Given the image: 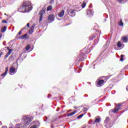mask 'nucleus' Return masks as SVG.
<instances>
[{"label": "nucleus", "instance_id": "nucleus-6", "mask_svg": "<svg viewBox=\"0 0 128 128\" xmlns=\"http://www.w3.org/2000/svg\"><path fill=\"white\" fill-rule=\"evenodd\" d=\"M120 106H121L120 104L118 105L117 106V108H116L114 109L111 110V112H114V114H116V112H118V110H120Z\"/></svg>", "mask_w": 128, "mask_h": 128}, {"label": "nucleus", "instance_id": "nucleus-39", "mask_svg": "<svg viewBox=\"0 0 128 128\" xmlns=\"http://www.w3.org/2000/svg\"><path fill=\"white\" fill-rule=\"evenodd\" d=\"M58 110H60V108H58L57 110H56V111H57V112H58Z\"/></svg>", "mask_w": 128, "mask_h": 128}, {"label": "nucleus", "instance_id": "nucleus-23", "mask_svg": "<svg viewBox=\"0 0 128 128\" xmlns=\"http://www.w3.org/2000/svg\"><path fill=\"white\" fill-rule=\"evenodd\" d=\"M32 32H34V30L32 29H30L29 30V34H32Z\"/></svg>", "mask_w": 128, "mask_h": 128}, {"label": "nucleus", "instance_id": "nucleus-3", "mask_svg": "<svg viewBox=\"0 0 128 128\" xmlns=\"http://www.w3.org/2000/svg\"><path fill=\"white\" fill-rule=\"evenodd\" d=\"M24 124L26 126H28L32 122V119L30 118V117L28 116H25L24 117Z\"/></svg>", "mask_w": 128, "mask_h": 128}, {"label": "nucleus", "instance_id": "nucleus-20", "mask_svg": "<svg viewBox=\"0 0 128 128\" xmlns=\"http://www.w3.org/2000/svg\"><path fill=\"white\" fill-rule=\"evenodd\" d=\"M30 48V44H28L26 48V50H28Z\"/></svg>", "mask_w": 128, "mask_h": 128}, {"label": "nucleus", "instance_id": "nucleus-10", "mask_svg": "<svg viewBox=\"0 0 128 128\" xmlns=\"http://www.w3.org/2000/svg\"><path fill=\"white\" fill-rule=\"evenodd\" d=\"M122 40H123V42H128V37L126 36L122 37Z\"/></svg>", "mask_w": 128, "mask_h": 128}, {"label": "nucleus", "instance_id": "nucleus-12", "mask_svg": "<svg viewBox=\"0 0 128 128\" xmlns=\"http://www.w3.org/2000/svg\"><path fill=\"white\" fill-rule=\"evenodd\" d=\"M76 114V111H74L72 112L68 113L67 114L68 116H74V114Z\"/></svg>", "mask_w": 128, "mask_h": 128}, {"label": "nucleus", "instance_id": "nucleus-34", "mask_svg": "<svg viewBox=\"0 0 128 128\" xmlns=\"http://www.w3.org/2000/svg\"><path fill=\"white\" fill-rule=\"evenodd\" d=\"M27 26L30 28V23L27 24Z\"/></svg>", "mask_w": 128, "mask_h": 128}, {"label": "nucleus", "instance_id": "nucleus-42", "mask_svg": "<svg viewBox=\"0 0 128 128\" xmlns=\"http://www.w3.org/2000/svg\"><path fill=\"white\" fill-rule=\"evenodd\" d=\"M2 52L0 54V56H2Z\"/></svg>", "mask_w": 128, "mask_h": 128}, {"label": "nucleus", "instance_id": "nucleus-22", "mask_svg": "<svg viewBox=\"0 0 128 128\" xmlns=\"http://www.w3.org/2000/svg\"><path fill=\"white\" fill-rule=\"evenodd\" d=\"M84 116V114H81L77 117V118H80Z\"/></svg>", "mask_w": 128, "mask_h": 128}, {"label": "nucleus", "instance_id": "nucleus-44", "mask_svg": "<svg viewBox=\"0 0 128 128\" xmlns=\"http://www.w3.org/2000/svg\"><path fill=\"white\" fill-rule=\"evenodd\" d=\"M10 128H12V127H10Z\"/></svg>", "mask_w": 128, "mask_h": 128}, {"label": "nucleus", "instance_id": "nucleus-18", "mask_svg": "<svg viewBox=\"0 0 128 128\" xmlns=\"http://www.w3.org/2000/svg\"><path fill=\"white\" fill-rule=\"evenodd\" d=\"M52 9V6H50L47 8L46 10L47 12H48V10H51Z\"/></svg>", "mask_w": 128, "mask_h": 128}, {"label": "nucleus", "instance_id": "nucleus-8", "mask_svg": "<svg viewBox=\"0 0 128 128\" xmlns=\"http://www.w3.org/2000/svg\"><path fill=\"white\" fill-rule=\"evenodd\" d=\"M10 72L11 74H16V70L14 67L12 66L10 68Z\"/></svg>", "mask_w": 128, "mask_h": 128}, {"label": "nucleus", "instance_id": "nucleus-16", "mask_svg": "<svg viewBox=\"0 0 128 128\" xmlns=\"http://www.w3.org/2000/svg\"><path fill=\"white\" fill-rule=\"evenodd\" d=\"M118 26H124V22H122V20H120V22H118Z\"/></svg>", "mask_w": 128, "mask_h": 128}, {"label": "nucleus", "instance_id": "nucleus-5", "mask_svg": "<svg viewBox=\"0 0 128 128\" xmlns=\"http://www.w3.org/2000/svg\"><path fill=\"white\" fill-rule=\"evenodd\" d=\"M67 12L71 16H76V10L68 9L67 10Z\"/></svg>", "mask_w": 128, "mask_h": 128}, {"label": "nucleus", "instance_id": "nucleus-7", "mask_svg": "<svg viewBox=\"0 0 128 128\" xmlns=\"http://www.w3.org/2000/svg\"><path fill=\"white\" fill-rule=\"evenodd\" d=\"M48 20L50 21V22H52L54 20V16L51 14L48 17Z\"/></svg>", "mask_w": 128, "mask_h": 128}, {"label": "nucleus", "instance_id": "nucleus-26", "mask_svg": "<svg viewBox=\"0 0 128 128\" xmlns=\"http://www.w3.org/2000/svg\"><path fill=\"white\" fill-rule=\"evenodd\" d=\"M86 3H83L82 4V8H85L86 7Z\"/></svg>", "mask_w": 128, "mask_h": 128}, {"label": "nucleus", "instance_id": "nucleus-24", "mask_svg": "<svg viewBox=\"0 0 128 128\" xmlns=\"http://www.w3.org/2000/svg\"><path fill=\"white\" fill-rule=\"evenodd\" d=\"M6 72H4V73L2 74H1V76H6Z\"/></svg>", "mask_w": 128, "mask_h": 128}, {"label": "nucleus", "instance_id": "nucleus-40", "mask_svg": "<svg viewBox=\"0 0 128 128\" xmlns=\"http://www.w3.org/2000/svg\"><path fill=\"white\" fill-rule=\"evenodd\" d=\"M2 128H8L6 126H3Z\"/></svg>", "mask_w": 128, "mask_h": 128}, {"label": "nucleus", "instance_id": "nucleus-27", "mask_svg": "<svg viewBox=\"0 0 128 128\" xmlns=\"http://www.w3.org/2000/svg\"><path fill=\"white\" fill-rule=\"evenodd\" d=\"M2 24H8V22H6V20H2Z\"/></svg>", "mask_w": 128, "mask_h": 128}, {"label": "nucleus", "instance_id": "nucleus-30", "mask_svg": "<svg viewBox=\"0 0 128 128\" xmlns=\"http://www.w3.org/2000/svg\"><path fill=\"white\" fill-rule=\"evenodd\" d=\"M8 68L6 67V71L5 72H6V74H8Z\"/></svg>", "mask_w": 128, "mask_h": 128}, {"label": "nucleus", "instance_id": "nucleus-29", "mask_svg": "<svg viewBox=\"0 0 128 128\" xmlns=\"http://www.w3.org/2000/svg\"><path fill=\"white\" fill-rule=\"evenodd\" d=\"M108 118H106V120H104V122H108Z\"/></svg>", "mask_w": 128, "mask_h": 128}, {"label": "nucleus", "instance_id": "nucleus-36", "mask_svg": "<svg viewBox=\"0 0 128 128\" xmlns=\"http://www.w3.org/2000/svg\"><path fill=\"white\" fill-rule=\"evenodd\" d=\"M88 114L89 118H90V113H88Z\"/></svg>", "mask_w": 128, "mask_h": 128}, {"label": "nucleus", "instance_id": "nucleus-1", "mask_svg": "<svg viewBox=\"0 0 128 128\" xmlns=\"http://www.w3.org/2000/svg\"><path fill=\"white\" fill-rule=\"evenodd\" d=\"M32 10V3L30 2H25L20 6L18 10L20 12H30Z\"/></svg>", "mask_w": 128, "mask_h": 128}, {"label": "nucleus", "instance_id": "nucleus-15", "mask_svg": "<svg viewBox=\"0 0 128 128\" xmlns=\"http://www.w3.org/2000/svg\"><path fill=\"white\" fill-rule=\"evenodd\" d=\"M6 30V26H4L2 28L1 30L2 32H4Z\"/></svg>", "mask_w": 128, "mask_h": 128}, {"label": "nucleus", "instance_id": "nucleus-25", "mask_svg": "<svg viewBox=\"0 0 128 128\" xmlns=\"http://www.w3.org/2000/svg\"><path fill=\"white\" fill-rule=\"evenodd\" d=\"M120 60H121V62H122V60H124V55H121V58L120 59Z\"/></svg>", "mask_w": 128, "mask_h": 128}, {"label": "nucleus", "instance_id": "nucleus-19", "mask_svg": "<svg viewBox=\"0 0 128 128\" xmlns=\"http://www.w3.org/2000/svg\"><path fill=\"white\" fill-rule=\"evenodd\" d=\"M26 38V34H25L22 36L20 37V38H22V40H24V38Z\"/></svg>", "mask_w": 128, "mask_h": 128}, {"label": "nucleus", "instance_id": "nucleus-28", "mask_svg": "<svg viewBox=\"0 0 128 128\" xmlns=\"http://www.w3.org/2000/svg\"><path fill=\"white\" fill-rule=\"evenodd\" d=\"M88 110V108H84L83 109V112H86Z\"/></svg>", "mask_w": 128, "mask_h": 128}, {"label": "nucleus", "instance_id": "nucleus-38", "mask_svg": "<svg viewBox=\"0 0 128 128\" xmlns=\"http://www.w3.org/2000/svg\"><path fill=\"white\" fill-rule=\"evenodd\" d=\"M126 90L128 92V86H127L126 88Z\"/></svg>", "mask_w": 128, "mask_h": 128}, {"label": "nucleus", "instance_id": "nucleus-14", "mask_svg": "<svg viewBox=\"0 0 128 128\" xmlns=\"http://www.w3.org/2000/svg\"><path fill=\"white\" fill-rule=\"evenodd\" d=\"M117 2H119V4H124L126 2V0H117Z\"/></svg>", "mask_w": 128, "mask_h": 128}, {"label": "nucleus", "instance_id": "nucleus-41", "mask_svg": "<svg viewBox=\"0 0 128 128\" xmlns=\"http://www.w3.org/2000/svg\"><path fill=\"white\" fill-rule=\"evenodd\" d=\"M70 111H72V110H68V112H70Z\"/></svg>", "mask_w": 128, "mask_h": 128}, {"label": "nucleus", "instance_id": "nucleus-9", "mask_svg": "<svg viewBox=\"0 0 128 128\" xmlns=\"http://www.w3.org/2000/svg\"><path fill=\"white\" fill-rule=\"evenodd\" d=\"M87 14L88 16H92V14H94V12L92 10H87Z\"/></svg>", "mask_w": 128, "mask_h": 128}, {"label": "nucleus", "instance_id": "nucleus-32", "mask_svg": "<svg viewBox=\"0 0 128 128\" xmlns=\"http://www.w3.org/2000/svg\"><path fill=\"white\" fill-rule=\"evenodd\" d=\"M30 29H31V30H34V26H32L31 27Z\"/></svg>", "mask_w": 128, "mask_h": 128}, {"label": "nucleus", "instance_id": "nucleus-2", "mask_svg": "<svg viewBox=\"0 0 128 128\" xmlns=\"http://www.w3.org/2000/svg\"><path fill=\"white\" fill-rule=\"evenodd\" d=\"M108 78L106 76H102L99 78L97 80V86H102L104 84V82H106Z\"/></svg>", "mask_w": 128, "mask_h": 128}, {"label": "nucleus", "instance_id": "nucleus-43", "mask_svg": "<svg viewBox=\"0 0 128 128\" xmlns=\"http://www.w3.org/2000/svg\"><path fill=\"white\" fill-rule=\"evenodd\" d=\"M74 108H76V107H74Z\"/></svg>", "mask_w": 128, "mask_h": 128}, {"label": "nucleus", "instance_id": "nucleus-11", "mask_svg": "<svg viewBox=\"0 0 128 128\" xmlns=\"http://www.w3.org/2000/svg\"><path fill=\"white\" fill-rule=\"evenodd\" d=\"M100 122V117L97 116L96 117L94 122Z\"/></svg>", "mask_w": 128, "mask_h": 128}, {"label": "nucleus", "instance_id": "nucleus-13", "mask_svg": "<svg viewBox=\"0 0 128 128\" xmlns=\"http://www.w3.org/2000/svg\"><path fill=\"white\" fill-rule=\"evenodd\" d=\"M64 14V10H62L58 14V16H60V18H62Z\"/></svg>", "mask_w": 128, "mask_h": 128}, {"label": "nucleus", "instance_id": "nucleus-33", "mask_svg": "<svg viewBox=\"0 0 128 128\" xmlns=\"http://www.w3.org/2000/svg\"><path fill=\"white\" fill-rule=\"evenodd\" d=\"M24 30V28H23L22 30H21L19 32V34H22V30Z\"/></svg>", "mask_w": 128, "mask_h": 128}, {"label": "nucleus", "instance_id": "nucleus-31", "mask_svg": "<svg viewBox=\"0 0 128 128\" xmlns=\"http://www.w3.org/2000/svg\"><path fill=\"white\" fill-rule=\"evenodd\" d=\"M92 120H91L89 121L88 124H92Z\"/></svg>", "mask_w": 128, "mask_h": 128}, {"label": "nucleus", "instance_id": "nucleus-4", "mask_svg": "<svg viewBox=\"0 0 128 128\" xmlns=\"http://www.w3.org/2000/svg\"><path fill=\"white\" fill-rule=\"evenodd\" d=\"M46 12V8H44L42 10L39 12V21L42 22V16Z\"/></svg>", "mask_w": 128, "mask_h": 128}, {"label": "nucleus", "instance_id": "nucleus-45", "mask_svg": "<svg viewBox=\"0 0 128 128\" xmlns=\"http://www.w3.org/2000/svg\"><path fill=\"white\" fill-rule=\"evenodd\" d=\"M5 14V16H6V14Z\"/></svg>", "mask_w": 128, "mask_h": 128}, {"label": "nucleus", "instance_id": "nucleus-37", "mask_svg": "<svg viewBox=\"0 0 128 128\" xmlns=\"http://www.w3.org/2000/svg\"><path fill=\"white\" fill-rule=\"evenodd\" d=\"M7 50H12V49H10V47L8 46L6 47Z\"/></svg>", "mask_w": 128, "mask_h": 128}, {"label": "nucleus", "instance_id": "nucleus-35", "mask_svg": "<svg viewBox=\"0 0 128 128\" xmlns=\"http://www.w3.org/2000/svg\"><path fill=\"white\" fill-rule=\"evenodd\" d=\"M2 34H0V38H2Z\"/></svg>", "mask_w": 128, "mask_h": 128}, {"label": "nucleus", "instance_id": "nucleus-21", "mask_svg": "<svg viewBox=\"0 0 128 128\" xmlns=\"http://www.w3.org/2000/svg\"><path fill=\"white\" fill-rule=\"evenodd\" d=\"M12 50H9L8 52L7 53L6 56H10V54H12Z\"/></svg>", "mask_w": 128, "mask_h": 128}, {"label": "nucleus", "instance_id": "nucleus-17", "mask_svg": "<svg viewBox=\"0 0 128 128\" xmlns=\"http://www.w3.org/2000/svg\"><path fill=\"white\" fill-rule=\"evenodd\" d=\"M117 46L118 48H122V43H120V42H118L117 44Z\"/></svg>", "mask_w": 128, "mask_h": 128}]
</instances>
